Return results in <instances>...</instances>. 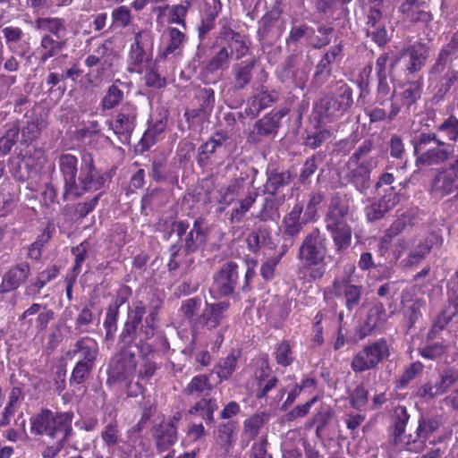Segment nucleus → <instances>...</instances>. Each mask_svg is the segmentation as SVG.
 Listing matches in <instances>:
<instances>
[{"label": "nucleus", "instance_id": "1", "mask_svg": "<svg viewBox=\"0 0 458 458\" xmlns=\"http://www.w3.org/2000/svg\"><path fill=\"white\" fill-rule=\"evenodd\" d=\"M163 300L154 293L148 300V310L140 300L128 305L126 318L118 335L119 351L112 357L108 369V381H127L137 372L138 360L131 347L140 339L151 340L159 327V312Z\"/></svg>", "mask_w": 458, "mask_h": 458}, {"label": "nucleus", "instance_id": "2", "mask_svg": "<svg viewBox=\"0 0 458 458\" xmlns=\"http://www.w3.org/2000/svg\"><path fill=\"white\" fill-rule=\"evenodd\" d=\"M78 157L70 153H63L57 158L59 173L64 181L62 199H79L89 191H99L105 187V175L95 165L94 157L86 153L81 157V173L78 175Z\"/></svg>", "mask_w": 458, "mask_h": 458}, {"label": "nucleus", "instance_id": "3", "mask_svg": "<svg viewBox=\"0 0 458 458\" xmlns=\"http://www.w3.org/2000/svg\"><path fill=\"white\" fill-rule=\"evenodd\" d=\"M354 200L347 193L337 191L330 197L324 216L325 228L329 233L335 251L340 254L352 244V229L348 221H353Z\"/></svg>", "mask_w": 458, "mask_h": 458}, {"label": "nucleus", "instance_id": "4", "mask_svg": "<svg viewBox=\"0 0 458 458\" xmlns=\"http://www.w3.org/2000/svg\"><path fill=\"white\" fill-rule=\"evenodd\" d=\"M327 255V239L320 229L315 227L305 235L298 250L300 270L306 273L309 281H317L325 276Z\"/></svg>", "mask_w": 458, "mask_h": 458}, {"label": "nucleus", "instance_id": "5", "mask_svg": "<svg viewBox=\"0 0 458 458\" xmlns=\"http://www.w3.org/2000/svg\"><path fill=\"white\" fill-rule=\"evenodd\" d=\"M374 149V141L367 139L345 164L344 179L360 193H365L369 189L371 173L378 165L379 157L372 155Z\"/></svg>", "mask_w": 458, "mask_h": 458}, {"label": "nucleus", "instance_id": "6", "mask_svg": "<svg viewBox=\"0 0 458 458\" xmlns=\"http://www.w3.org/2000/svg\"><path fill=\"white\" fill-rule=\"evenodd\" d=\"M415 157V165L419 168L441 165L453 156L454 148L442 140L436 132L420 131L411 140Z\"/></svg>", "mask_w": 458, "mask_h": 458}, {"label": "nucleus", "instance_id": "7", "mask_svg": "<svg viewBox=\"0 0 458 458\" xmlns=\"http://www.w3.org/2000/svg\"><path fill=\"white\" fill-rule=\"evenodd\" d=\"M72 411H53L43 408L30 419V431L35 436H46L51 439H69L73 433Z\"/></svg>", "mask_w": 458, "mask_h": 458}, {"label": "nucleus", "instance_id": "8", "mask_svg": "<svg viewBox=\"0 0 458 458\" xmlns=\"http://www.w3.org/2000/svg\"><path fill=\"white\" fill-rule=\"evenodd\" d=\"M352 105V88L340 81L330 93L319 99L315 108L322 120L330 123L343 117Z\"/></svg>", "mask_w": 458, "mask_h": 458}, {"label": "nucleus", "instance_id": "9", "mask_svg": "<svg viewBox=\"0 0 458 458\" xmlns=\"http://www.w3.org/2000/svg\"><path fill=\"white\" fill-rule=\"evenodd\" d=\"M391 355V345L386 338H379L365 345L351 361V369L354 373H362L373 369Z\"/></svg>", "mask_w": 458, "mask_h": 458}, {"label": "nucleus", "instance_id": "10", "mask_svg": "<svg viewBox=\"0 0 458 458\" xmlns=\"http://www.w3.org/2000/svg\"><path fill=\"white\" fill-rule=\"evenodd\" d=\"M458 191V154L447 166L437 170L430 180L428 193L436 199H443Z\"/></svg>", "mask_w": 458, "mask_h": 458}, {"label": "nucleus", "instance_id": "11", "mask_svg": "<svg viewBox=\"0 0 458 458\" xmlns=\"http://www.w3.org/2000/svg\"><path fill=\"white\" fill-rule=\"evenodd\" d=\"M239 266L234 261L222 264L212 276L210 293L214 298L232 296L239 284Z\"/></svg>", "mask_w": 458, "mask_h": 458}, {"label": "nucleus", "instance_id": "12", "mask_svg": "<svg viewBox=\"0 0 458 458\" xmlns=\"http://www.w3.org/2000/svg\"><path fill=\"white\" fill-rule=\"evenodd\" d=\"M303 205L296 202L293 208L282 219V236L284 243L281 245V256H284L295 242L304 226L310 222L302 216Z\"/></svg>", "mask_w": 458, "mask_h": 458}, {"label": "nucleus", "instance_id": "13", "mask_svg": "<svg viewBox=\"0 0 458 458\" xmlns=\"http://www.w3.org/2000/svg\"><path fill=\"white\" fill-rule=\"evenodd\" d=\"M289 111L287 107L277 111L272 110L256 121L253 129L248 135V141L250 143H259L264 138H274L278 132L281 120L288 114Z\"/></svg>", "mask_w": 458, "mask_h": 458}, {"label": "nucleus", "instance_id": "14", "mask_svg": "<svg viewBox=\"0 0 458 458\" xmlns=\"http://www.w3.org/2000/svg\"><path fill=\"white\" fill-rule=\"evenodd\" d=\"M458 316V292L452 291L446 293V301L439 313L432 320L430 328L428 329L426 338L428 341L435 340Z\"/></svg>", "mask_w": 458, "mask_h": 458}, {"label": "nucleus", "instance_id": "15", "mask_svg": "<svg viewBox=\"0 0 458 458\" xmlns=\"http://www.w3.org/2000/svg\"><path fill=\"white\" fill-rule=\"evenodd\" d=\"M137 116V106L127 102L120 108L114 124L110 123L112 130L118 136L122 143H128L130 141L136 126Z\"/></svg>", "mask_w": 458, "mask_h": 458}, {"label": "nucleus", "instance_id": "16", "mask_svg": "<svg viewBox=\"0 0 458 458\" xmlns=\"http://www.w3.org/2000/svg\"><path fill=\"white\" fill-rule=\"evenodd\" d=\"M148 341L142 338L137 341L136 344L140 360V368L136 374L138 380L142 382H148L157 370L161 368V365L154 360V357L158 352Z\"/></svg>", "mask_w": 458, "mask_h": 458}, {"label": "nucleus", "instance_id": "17", "mask_svg": "<svg viewBox=\"0 0 458 458\" xmlns=\"http://www.w3.org/2000/svg\"><path fill=\"white\" fill-rule=\"evenodd\" d=\"M152 62V53L144 48L143 31L134 33L133 42L130 46L127 56V71L130 73L141 74L147 64Z\"/></svg>", "mask_w": 458, "mask_h": 458}, {"label": "nucleus", "instance_id": "18", "mask_svg": "<svg viewBox=\"0 0 458 458\" xmlns=\"http://www.w3.org/2000/svg\"><path fill=\"white\" fill-rule=\"evenodd\" d=\"M427 9L425 0H403L398 7V12L404 21L427 25L433 20V14Z\"/></svg>", "mask_w": 458, "mask_h": 458}, {"label": "nucleus", "instance_id": "19", "mask_svg": "<svg viewBox=\"0 0 458 458\" xmlns=\"http://www.w3.org/2000/svg\"><path fill=\"white\" fill-rule=\"evenodd\" d=\"M140 428L136 425L128 431L127 439L121 440L116 448L120 458H141L142 453L148 451L145 439L140 435Z\"/></svg>", "mask_w": 458, "mask_h": 458}, {"label": "nucleus", "instance_id": "20", "mask_svg": "<svg viewBox=\"0 0 458 458\" xmlns=\"http://www.w3.org/2000/svg\"><path fill=\"white\" fill-rule=\"evenodd\" d=\"M442 426V415H421L419 419L418 427L416 429L417 440L422 444H425L428 441L429 444L432 445L442 442L440 437L437 439L434 437L433 440L430 439L431 437H434Z\"/></svg>", "mask_w": 458, "mask_h": 458}, {"label": "nucleus", "instance_id": "21", "mask_svg": "<svg viewBox=\"0 0 458 458\" xmlns=\"http://www.w3.org/2000/svg\"><path fill=\"white\" fill-rule=\"evenodd\" d=\"M407 55L409 60L406 71L409 74L420 72L429 57V47L427 44L418 41L403 49L402 56Z\"/></svg>", "mask_w": 458, "mask_h": 458}, {"label": "nucleus", "instance_id": "22", "mask_svg": "<svg viewBox=\"0 0 458 458\" xmlns=\"http://www.w3.org/2000/svg\"><path fill=\"white\" fill-rule=\"evenodd\" d=\"M30 266L22 261L12 267L2 277L0 291L9 293L18 289L30 276Z\"/></svg>", "mask_w": 458, "mask_h": 458}, {"label": "nucleus", "instance_id": "23", "mask_svg": "<svg viewBox=\"0 0 458 458\" xmlns=\"http://www.w3.org/2000/svg\"><path fill=\"white\" fill-rule=\"evenodd\" d=\"M230 55L228 47H223L202 68L200 77L204 83H215L217 77L215 76L221 70L229 66Z\"/></svg>", "mask_w": 458, "mask_h": 458}, {"label": "nucleus", "instance_id": "24", "mask_svg": "<svg viewBox=\"0 0 458 458\" xmlns=\"http://www.w3.org/2000/svg\"><path fill=\"white\" fill-rule=\"evenodd\" d=\"M243 186L244 179L239 177L231 180L227 185L221 187L216 191L215 199L218 205L217 211L219 213H223L230 205L239 199Z\"/></svg>", "mask_w": 458, "mask_h": 458}, {"label": "nucleus", "instance_id": "25", "mask_svg": "<svg viewBox=\"0 0 458 458\" xmlns=\"http://www.w3.org/2000/svg\"><path fill=\"white\" fill-rule=\"evenodd\" d=\"M230 307L229 301H219L216 303L206 302L205 308L199 318V323L208 329L216 328L223 319Z\"/></svg>", "mask_w": 458, "mask_h": 458}, {"label": "nucleus", "instance_id": "26", "mask_svg": "<svg viewBox=\"0 0 458 458\" xmlns=\"http://www.w3.org/2000/svg\"><path fill=\"white\" fill-rule=\"evenodd\" d=\"M423 80L421 77L415 81L403 83L400 86V91H395V97L402 106L409 113L411 107L415 106L420 99L423 90Z\"/></svg>", "mask_w": 458, "mask_h": 458}, {"label": "nucleus", "instance_id": "27", "mask_svg": "<svg viewBox=\"0 0 458 458\" xmlns=\"http://www.w3.org/2000/svg\"><path fill=\"white\" fill-rule=\"evenodd\" d=\"M67 47V39H56L51 35H43L35 55L39 64H46L51 58L56 57Z\"/></svg>", "mask_w": 458, "mask_h": 458}, {"label": "nucleus", "instance_id": "28", "mask_svg": "<svg viewBox=\"0 0 458 458\" xmlns=\"http://www.w3.org/2000/svg\"><path fill=\"white\" fill-rule=\"evenodd\" d=\"M391 425L388 428L389 437L394 445H401L403 442V436L405 433L407 424L410 420V414L405 406H396L390 417Z\"/></svg>", "mask_w": 458, "mask_h": 458}, {"label": "nucleus", "instance_id": "29", "mask_svg": "<svg viewBox=\"0 0 458 458\" xmlns=\"http://www.w3.org/2000/svg\"><path fill=\"white\" fill-rule=\"evenodd\" d=\"M167 126L166 118L151 120L138 143V150L140 153L148 151L160 139Z\"/></svg>", "mask_w": 458, "mask_h": 458}, {"label": "nucleus", "instance_id": "30", "mask_svg": "<svg viewBox=\"0 0 458 458\" xmlns=\"http://www.w3.org/2000/svg\"><path fill=\"white\" fill-rule=\"evenodd\" d=\"M207 240V229L203 218H197L192 225V228L186 234L183 242L184 256L188 257L190 254L196 252L202 245L205 244Z\"/></svg>", "mask_w": 458, "mask_h": 458}, {"label": "nucleus", "instance_id": "31", "mask_svg": "<svg viewBox=\"0 0 458 458\" xmlns=\"http://www.w3.org/2000/svg\"><path fill=\"white\" fill-rule=\"evenodd\" d=\"M279 99V92L276 90H261L251 97L244 110L247 116L255 118L261 111L271 106Z\"/></svg>", "mask_w": 458, "mask_h": 458}, {"label": "nucleus", "instance_id": "32", "mask_svg": "<svg viewBox=\"0 0 458 458\" xmlns=\"http://www.w3.org/2000/svg\"><path fill=\"white\" fill-rule=\"evenodd\" d=\"M276 30L279 35L282 34L283 21H281V11L273 9L265 13L259 21L257 33L259 40L266 39L274 34Z\"/></svg>", "mask_w": 458, "mask_h": 458}, {"label": "nucleus", "instance_id": "33", "mask_svg": "<svg viewBox=\"0 0 458 458\" xmlns=\"http://www.w3.org/2000/svg\"><path fill=\"white\" fill-rule=\"evenodd\" d=\"M72 353L79 354V361L95 365L99 353L98 344L92 337L82 336L74 344Z\"/></svg>", "mask_w": 458, "mask_h": 458}, {"label": "nucleus", "instance_id": "34", "mask_svg": "<svg viewBox=\"0 0 458 458\" xmlns=\"http://www.w3.org/2000/svg\"><path fill=\"white\" fill-rule=\"evenodd\" d=\"M256 63L257 60L253 57L250 61H242L233 65L232 74L234 89L242 90L250 83Z\"/></svg>", "mask_w": 458, "mask_h": 458}, {"label": "nucleus", "instance_id": "35", "mask_svg": "<svg viewBox=\"0 0 458 458\" xmlns=\"http://www.w3.org/2000/svg\"><path fill=\"white\" fill-rule=\"evenodd\" d=\"M214 386L210 382L209 375L199 374L194 376L183 389L186 396L206 398L213 391Z\"/></svg>", "mask_w": 458, "mask_h": 458}, {"label": "nucleus", "instance_id": "36", "mask_svg": "<svg viewBox=\"0 0 458 458\" xmlns=\"http://www.w3.org/2000/svg\"><path fill=\"white\" fill-rule=\"evenodd\" d=\"M169 259L166 264L168 272L174 274L180 268L184 270V273L193 264L194 259L184 256L182 246L179 242L172 244L169 249Z\"/></svg>", "mask_w": 458, "mask_h": 458}, {"label": "nucleus", "instance_id": "37", "mask_svg": "<svg viewBox=\"0 0 458 458\" xmlns=\"http://www.w3.org/2000/svg\"><path fill=\"white\" fill-rule=\"evenodd\" d=\"M342 287L344 288L343 294L345 299V306L349 310H352L360 303L362 294V286L352 284L348 281L335 279L333 288L335 295L339 294V291Z\"/></svg>", "mask_w": 458, "mask_h": 458}, {"label": "nucleus", "instance_id": "38", "mask_svg": "<svg viewBox=\"0 0 458 458\" xmlns=\"http://www.w3.org/2000/svg\"><path fill=\"white\" fill-rule=\"evenodd\" d=\"M156 445L159 452L167 450L177 440V428L173 422L162 423L155 432Z\"/></svg>", "mask_w": 458, "mask_h": 458}, {"label": "nucleus", "instance_id": "39", "mask_svg": "<svg viewBox=\"0 0 458 458\" xmlns=\"http://www.w3.org/2000/svg\"><path fill=\"white\" fill-rule=\"evenodd\" d=\"M23 398V391L20 386H13L8 395V401L0 413V428L10 424L11 419L15 415L19 402Z\"/></svg>", "mask_w": 458, "mask_h": 458}, {"label": "nucleus", "instance_id": "40", "mask_svg": "<svg viewBox=\"0 0 458 458\" xmlns=\"http://www.w3.org/2000/svg\"><path fill=\"white\" fill-rule=\"evenodd\" d=\"M386 319V310L381 302L375 303L369 310L367 319L360 334V338H364L371 332L380 327Z\"/></svg>", "mask_w": 458, "mask_h": 458}, {"label": "nucleus", "instance_id": "41", "mask_svg": "<svg viewBox=\"0 0 458 458\" xmlns=\"http://www.w3.org/2000/svg\"><path fill=\"white\" fill-rule=\"evenodd\" d=\"M217 409L218 404L215 398H200L190 408L189 414L199 415L210 425L215 421L214 413Z\"/></svg>", "mask_w": 458, "mask_h": 458}, {"label": "nucleus", "instance_id": "42", "mask_svg": "<svg viewBox=\"0 0 458 458\" xmlns=\"http://www.w3.org/2000/svg\"><path fill=\"white\" fill-rule=\"evenodd\" d=\"M37 26L39 30L46 31L45 35H51L56 39H64L67 30L66 21L63 18H41L37 20Z\"/></svg>", "mask_w": 458, "mask_h": 458}, {"label": "nucleus", "instance_id": "43", "mask_svg": "<svg viewBox=\"0 0 458 458\" xmlns=\"http://www.w3.org/2000/svg\"><path fill=\"white\" fill-rule=\"evenodd\" d=\"M167 46L159 54V56L162 58H167L170 55L179 54L187 41L186 34L175 27H169L167 29Z\"/></svg>", "mask_w": 458, "mask_h": 458}, {"label": "nucleus", "instance_id": "44", "mask_svg": "<svg viewBox=\"0 0 458 458\" xmlns=\"http://www.w3.org/2000/svg\"><path fill=\"white\" fill-rule=\"evenodd\" d=\"M433 247L432 239L426 238L420 240L412 250L408 253L406 259L403 260L405 267H413L420 264L431 252Z\"/></svg>", "mask_w": 458, "mask_h": 458}, {"label": "nucleus", "instance_id": "45", "mask_svg": "<svg viewBox=\"0 0 458 458\" xmlns=\"http://www.w3.org/2000/svg\"><path fill=\"white\" fill-rule=\"evenodd\" d=\"M240 356L241 351H232L216 365L214 370L221 382L231 378L236 369Z\"/></svg>", "mask_w": 458, "mask_h": 458}, {"label": "nucleus", "instance_id": "46", "mask_svg": "<svg viewBox=\"0 0 458 458\" xmlns=\"http://www.w3.org/2000/svg\"><path fill=\"white\" fill-rule=\"evenodd\" d=\"M435 83V98L443 100L452 87L458 84V71L454 69H448L444 75L438 77Z\"/></svg>", "mask_w": 458, "mask_h": 458}, {"label": "nucleus", "instance_id": "47", "mask_svg": "<svg viewBox=\"0 0 458 458\" xmlns=\"http://www.w3.org/2000/svg\"><path fill=\"white\" fill-rule=\"evenodd\" d=\"M235 425L232 421L219 424L214 435V439L225 451H229L235 440Z\"/></svg>", "mask_w": 458, "mask_h": 458}, {"label": "nucleus", "instance_id": "48", "mask_svg": "<svg viewBox=\"0 0 458 458\" xmlns=\"http://www.w3.org/2000/svg\"><path fill=\"white\" fill-rule=\"evenodd\" d=\"M59 273L60 267L56 265L47 267L45 270L38 274L34 282L27 287V292L29 293H32L34 295H38L40 293V290L45 287L47 283L55 279Z\"/></svg>", "mask_w": 458, "mask_h": 458}, {"label": "nucleus", "instance_id": "49", "mask_svg": "<svg viewBox=\"0 0 458 458\" xmlns=\"http://www.w3.org/2000/svg\"><path fill=\"white\" fill-rule=\"evenodd\" d=\"M47 128V122L39 117L32 118L27 121L26 124L21 128V140L26 144L36 140L41 131Z\"/></svg>", "mask_w": 458, "mask_h": 458}, {"label": "nucleus", "instance_id": "50", "mask_svg": "<svg viewBox=\"0 0 458 458\" xmlns=\"http://www.w3.org/2000/svg\"><path fill=\"white\" fill-rule=\"evenodd\" d=\"M191 7V0H183L179 4L171 5L168 13V23L178 24L185 30L187 27L186 18Z\"/></svg>", "mask_w": 458, "mask_h": 458}, {"label": "nucleus", "instance_id": "51", "mask_svg": "<svg viewBox=\"0 0 458 458\" xmlns=\"http://www.w3.org/2000/svg\"><path fill=\"white\" fill-rule=\"evenodd\" d=\"M259 194L256 191L250 192L244 199H240L239 206L232 209L229 216L231 224H239L242 222L247 212L255 204Z\"/></svg>", "mask_w": 458, "mask_h": 458}, {"label": "nucleus", "instance_id": "52", "mask_svg": "<svg viewBox=\"0 0 458 458\" xmlns=\"http://www.w3.org/2000/svg\"><path fill=\"white\" fill-rule=\"evenodd\" d=\"M121 430L116 420L108 422L101 432V439L109 450H114L121 443Z\"/></svg>", "mask_w": 458, "mask_h": 458}, {"label": "nucleus", "instance_id": "53", "mask_svg": "<svg viewBox=\"0 0 458 458\" xmlns=\"http://www.w3.org/2000/svg\"><path fill=\"white\" fill-rule=\"evenodd\" d=\"M145 68L143 80L147 88L161 89L166 87V78L160 74L158 66L156 63L151 62L147 64Z\"/></svg>", "mask_w": 458, "mask_h": 458}, {"label": "nucleus", "instance_id": "54", "mask_svg": "<svg viewBox=\"0 0 458 458\" xmlns=\"http://www.w3.org/2000/svg\"><path fill=\"white\" fill-rule=\"evenodd\" d=\"M290 182L291 174L289 171H284L281 173L273 171L267 176V182L264 185V193L276 195L279 189L287 185Z\"/></svg>", "mask_w": 458, "mask_h": 458}, {"label": "nucleus", "instance_id": "55", "mask_svg": "<svg viewBox=\"0 0 458 458\" xmlns=\"http://www.w3.org/2000/svg\"><path fill=\"white\" fill-rule=\"evenodd\" d=\"M384 0H367L363 11L366 18V26H375L383 19Z\"/></svg>", "mask_w": 458, "mask_h": 458}, {"label": "nucleus", "instance_id": "56", "mask_svg": "<svg viewBox=\"0 0 458 458\" xmlns=\"http://www.w3.org/2000/svg\"><path fill=\"white\" fill-rule=\"evenodd\" d=\"M276 362L282 367H288L295 360L293 345L289 340L281 341L274 352Z\"/></svg>", "mask_w": 458, "mask_h": 458}, {"label": "nucleus", "instance_id": "57", "mask_svg": "<svg viewBox=\"0 0 458 458\" xmlns=\"http://www.w3.org/2000/svg\"><path fill=\"white\" fill-rule=\"evenodd\" d=\"M324 155L321 152H317L311 157H308L300 173L299 181L301 184L310 182L311 176L318 170V164L323 161Z\"/></svg>", "mask_w": 458, "mask_h": 458}, {"label": "nucleus", "instance_id": "58", "mask_svg": "<svg viewBox=\"0 0 458 458\" xmlns=\"http://www.w3.org/2000/svg\"><path fill=\"white\" fill-rule=\"evenodd\" d=\"M267 420L265 413H255L243 422V433L250 440L255 439Z\"/></svg>", "mask_w": 458, "mask_h": 458}, {"label": "nucleus", "instance_id": "59", "mask_svg": "<svg viewBox=\"0 0 458 458\" xmlns=\"http://www.w3.org/2000/svg\"><path fill=\"white\" fill-rule=\"evenodd\" d=\"M314 28L306 23L292 26L285 43L287 47H297L298 43L304 38H308L314 35Z\"/></svg>", "mask_w": 458, "mask_h": 458}, {"label": "nucleus", "instance_id": "60", "mask_svg": "<svg viewBox=\"0 0 458 458\" xmlns=\"http://www.w3.org/2000/svg\"><path fill=\"white\" fill-rule=\"evenodd\" d=\"M332 64L326 59L320 58L315 67V72L312 77V84L315 87L321 88L329 81L333 72Z\"/></svg>", "mask_w": 458, "mask_h": 458}, {"label": "nucleus", "instance_id": "61", "mask_svg": "<svg viewBox=\"0 0 458 458\" xmlns=\"http://www.w3.org/2000/svg\"><path fill=\"white\" fill-rule=\"evenodd\" d=\"M89 243L87 240L81 242L71 250L72 254L74 256V263L72 267L67 274L78 276L81 272L82 264L88 258V250Z\"/></svg>", "mask_w": 458, "mask_h": 458}, {"label": "nucleus", "instance_id": "62", "mask_svg": "<svg viewBox=\"0 0 458 458\" xmlns=\"http://www.w3.org/2000/svg\"><path fill=\"white\" fill-rule=\"evenodd\" d=\"M111 19V28H113L114 30L124 29L131 23V11L126 5H120L112 11Z\"/></svg>", "mask_w": 458, "mask_h": 458}, {"label": "nucleus", "instance_id": "63", "mask_svg": "<svg viewBox=\"0 0 458 458\" xmlns=\"http://www.w3.org/2000/svg\"><path fill=\"white\" fill-rule=\"evenodd\" d=\"M424 365L417 360L405 367L401 377L396 380L395 387L403 389L406 387L418 375L422 373Z\"/></svg>", "mask_w": 458, "mask_h": 458}, {"label": "nucleus", "instance_id": "64", "mask_svg": "<svg viewBox=\"0 0 458 458\" xmlns=\"http://www.w3.org/2000/svg\"><path fill=\"white\" fill-rule=\"evenodd\" d=\"M325 199V194L322 191H312L309 194V199L306 204L304 217L308 221L316 222L318 218V208Z\"/></svg>", "mask_w": 458, "mask_h": 458}]
</instances>
